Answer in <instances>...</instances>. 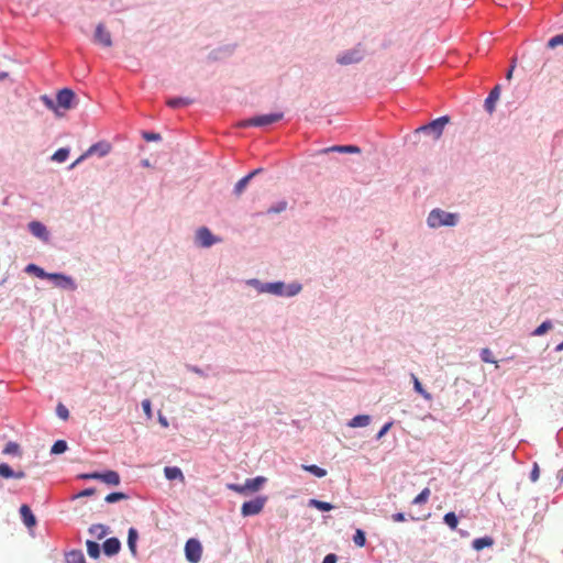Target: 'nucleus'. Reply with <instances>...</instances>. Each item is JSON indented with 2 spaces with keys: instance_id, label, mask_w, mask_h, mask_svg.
I'll use <instances>...</instances> for the list:
<instances>
[{
  "instance_id": "1",
  "label": "nucleus",
  "mask_w": 563,
  "mask_h": 563,
  "mask_svg": "<svg viewBox=\"0 0 563 563\" xmlns=\"http://www.w3.org/2000/svg\"><path fill=\"white\" fill-rule=\"evenodd\" d=\"M450 122L449 115L439 117L431 122L423 124L417 128L411 135H409V140L416 144L419 142L421 134L431 135L434 140H438L444 130V126Z\"/></svg>"
},
{
  "instance_id": "2",
  "label": "nucleus",
  "mask_w": 563,
  "mask_h": 563,
  "mask_svg": "<svg viewBox=\"0 0 563 563\" xmlns=\"http://www.w3.org/2000/svg\"><path fill=\"white\" fill-rule=\"evenodd\" d=\"M459 213L448 212L440 208L432 209L427 217V225L430 229H438L441 227H455L459 223Z\"/></svg>"
},
{
  "instance_id": "3",
  "label": "nucleus",
  "mask_w": 563,
  "mask_h": 563,
  "mask_svg": "<svg viewBox=\"0 0 563 563\" xmlns=\"http://www.w3.org/2000/svg\"><path fill=\"white\" fill-rule=\"evenodd\" d=\"M284 118L283 112H272V113H265V114H256L252 118H249L242 122L239 123L240 128H265L268 125H272L278 121H280Z\"/></svg>"
},
{
  "instance_id": "4",
  "label": "nucleus",
  "mask_w": 563,
  "mask_h": 563,
  "mask_svg": "<svg viewBox=\"0 0 563 563\" xmlns=\"http://www.w3.org/2000/svg\"><path fill=\"white\" fill-rule=\"evenodd\" d=\"M365 54L366 52L363 45L357 44L352 48L339 53L335 57V62L341 66L358 64L364 59Z\"/></svg>"
},
{
  "instance_id": "5",
  "label": "nucleus",
  "mask_w": 563,
  "mask_h": 563,
  "mask_svg": "<svg viewBox=\"0 0 563 563\" xmlns=\"http://www.w3.org/2000/svg\"><path fill=\"white\" fill-rule=\"evenodd\" d=\"M267 478L264 476H257L254 478H249L244 484H229L228 488L233 490L240 495H247L250 493L258 492L262 486L266 483Z\"/></svg>"
},
{
  "instance_id": "6",
  "label": "nucleus",
  "mask_w": 563,
  "mask_h": 563,
  "mask_svg": "<svg viewBox=\"0 0 563 563\" xmlns=\"http://www.w3.org/2000/svg\"><path fill=\"white\" fill-rule=\"evenodd\" d=\"M221 241L222 239L214 235L207 227H200L195 233V244L199 247L209 249Z\"/></svg>"
},
{
  "instance_id": "7",
  "label": "nucleus",
  "mask_w": 563,
  "mask_h": 563,
  "mask_svg": "<svg viewBox=\"0 0 563 563\" xmlns=\"http://www.w3.org/2000/svg\"><path fill=\"white\" fill-rule=\"evenodd\" d=\"M246 285L253 287L260 294L267 292L275 296H278L283 288L282 280L263 283L257 278H251L246 280Z\"/></svg>"
},
{
  "instance_id": "8",
  "label": "nucleus",
  "mask_w": 563,
  "mask_h": 563,
  "mask_svg": "<svg viewBox=\"0 0 563 563\" xmlns=\"http://www.w3.org/2000/svg\"><path fill=\"white\" fill-rule=\"evenodd\" d=\"M76 100H77V97L73 89L67 88V87L59 89L56 93V100H55L56 104H57V110L59 108H62L64 110H70V109L75 108Z\"/></svg>"
},
{
  "instance_id": "9",
  "label": "nucleus",
  "mask_w": 563,
  "mask_h": 563,
  "mask_svg": "<svg viewBox=\"0 0 563 563\" xmlns=\"http://www.w3.org/2000/svg\"><path fill=\"white\" fill-rule=\"evenodd\" d=\"M236 46L238 45L235 43L222 44V45L213 48L208 54L207 59H208V62H211V63L225 60L234 54Z\"/></svg>"
},
{
  "instance_id": "10",
  "label": "nucleus",
  "mask_w": 563,
  "mask_h": 563,
  "mask_svg": "<svg viewBox=\"0 0 563 563\" xmlns=\"http://www.w3.org/2000/svg\"><path fill=\"white\" fill-rule=\"evenodd\" d=\"M48 280L63 290L75 291L78 287L75 279L64 273H51Z\"/></svg>"
},
{
  "instance_id": "11",
  "label": "nucleus",
  "mask_w": 563,
  "mask_h": 563,
  "mask_svg": "<svg viewBox=\"0 0 563 563\" xmlns=\"http://www.w3.org/2000/svg\"><path fill=\"white\" fill-rule=\"evenodd\" d=\"M267 503L266 496H257L256 498L243 503L241 514L244 517L255 516L262 512Z\"/></svg>"
},
{
  "instance_id": "12",
  "label": "nucleus",
  "mask_w": 563,
  "mask_h": 563,
  "mask_svg": "<svg viewBox=\"0 0 563 563\" xmlns=\"http://www.w3.org/2000/svg\"><path fill=\"white\" fill-rule=\"evenodd\" d=\"M185 555L190 563H198L202 555V545L197 539H189L185 544Z\"/></svg>"
},
{
  "instance_id": "13",
  "label": "nucleus",
  "mask_w": 563,
  "mask_h": 563,
  "mask_svg": "<svg viewBox=\"0 0 563 563\" xmlns=\"http://www.w3.org/2000/svg\"><path fill=\"white\" fill-rule=\"evenodd\" d=\"M93 42L97 44H100L104 47L112 46V37L110 32L104 27L102 23H99L96 26L95 34H93Z\"/></svg>"
},
{
  "instance_id": "14",
  "label": "nucleus",
  "mask_w": 563,
  "mask_h": 563,
  "mask_svg": "<svg viewBox=\"0 0 563 563\" xmlns=\"http://www.w3.org/2000/svg\"><path fill=\"white\" fill-rule=\"evenodd\" d=\"M29 231L36 238H38L42 241H48L49 239V232L46 228V225L40 221H31L29 223Z\"/></svg>"
},
{
  "instance_id": "15",
  "label": "nucleus",
  "mask_w": 563,
  "mask_h": 563,
  "mask_svg": "<svg viewBox=\"0 0 563 563\" xmlns=\"http://www.w3.org/2000/svg\"><path fill=\"white\" fill-rule=\"evenodd\" d=\"M341 153V154H358L361 153V148L357 145H333L330 147H324L320 151L321 154H328V153Z\"/></svg>"
},
{
  "instance_id": "16",
  "label": "nucleus",
  "mask_w": 563,
  "mask_h": 563,
  "mask_svg": "<svg viewBox=\"0 0 563 563\" xmlns=\"http://www.w3.org/2000/svg\"><path fill=\"white\" fill-rule=\"evenodd\" d=\"M111 151V144L107 141H100L92 144L86 152L89 156L97 154L99 157H104Z\"/></svg>"
},
{
  "instance_id": "17",
  "label": "nucleus",
  "mask_w": 563,
  "mask_h": 563,
  "mask_svg": "<svg viewBox=\"0 0 563 563\" xmlns=\"http://www.w3.org/2000/svg\"><path fill=\"white\" fill-rule=\"evenodd\" d=\"M500 96V85H496L490 92L488 93L487 98L484 102V108L488 113H493L496 108V102L499 99Z\"/></svg>"
},
{
  "instance_id": "18",
  "label": "nucleus",
  "mask_w": 563,
  "mask_h": 563,
  "mask_svg": "<svg viewBox=\"0 0 563 563\" xmlns=\"http://www.w3.org/2000/svg\"><path fill=\"white\" fill-rule=\"evenodd\" d=\"M302 290V285L298 282H292L289 284H286L283 282V288L282 291L278 294V297H295Z\"/></svg>"
},
{
  "instance_id": "19",
  "label": "nucleus",
  "mask_w": 563,
  "mask_h": 563,
  "mask_svg": "<svg viewBox=\"0 0 563 563\" xmlns=\"http://www.w3.org/2000/svg\"><path fill=\"white\" fill-rule=\"evenodd\" d=\"M103 552L106 555L111 556L117 554L121 549V543L117 538H109L103 542Z\"/></svg>"
},
{
  "instance_id": "20",
  "label": "nucleus",
  "mask_w": 563,
  "mask_h": 563,
  "mask_svg": "<svg viewBox=\"0 0 563 563\" xmlns=\"http://www.w3.org/2000/svg\"><path fill=\"white\" fill-rule=\"evenodd\" d=\"M20 515L27 528H32L36 525L35 516L33 515L31 508L27 505H22L20 507Z\"/></svg>"
},
{
  "instance_id": "21",
  "label": "nucleus",
  "mask_w": 563,
  "mask_h": 563,
  "mask_svg": "<svg viewBox=\"0 0 563 563\" xmlns=\"http://www.w3.org/2000/svg\"><path fill=\"white\" fill-rule=\"evenodd\" d=\"M166 103L168 107L177 109L192 104L194 100L188 97H173L169 98Z\"/></svg>"
},
{
  "instance_id": "22",
  "label": "nucleus",
  "mask_w": 563,
  "mask_h": 563,
  "mask_svg": "<svg viewBox=\"0 0 563 563\" xmlns=\"http://www.w3.org/2000/svg\"><path fill=\"white\" fill-rule=\"evenodd\" d=\"M24 272L27 274H33L41 279H48L51 275V273H47L44 268L40 267L34 263L27 264Z\"/></svg>"
},
{
  "instance_id": "23",
  "label": "nucleus",
  "mask_w": 563,
  "mask_h": 563,
  "mask_svg": "<svg viewBox=\"0 0 563 563\" xmlns=\"http://www.w3.org/2000/svg\"><path fill=\"white\" fill-rule=\"evenodd\" d=\"M164 473L167 479H179L180 482H185V476L181 472V470L177 466H166L164 468Z\"/></svg>"
},
{
  "instance_id": "24",
  "label": "nucleus",
  "mask_w": 563,
  "mask_h": 563,
  "mask_svg": "<svg viewBox=\"0 0 563 563\" xmlns=\"http://www.w3.org/2000/svg\"><path fill=\"white\" fill-rule=\"evenodd\" d=\"M100 481L108 485L118 486L121 479L118 472L107 471L106 473H101Z\"/></svg>"
},
{
  "instance_id": "25",
  "label": "nucleus",
  "mask_w": 563,
  "mask_h": 563,
  "mask_svg": "<svg viewBox=\"0 0 563 563\" xmlns=\"http://www.w3.org/2000/svg\"><path fill=\"white\" fill-rule=\"evenodd\" d=\"M371 422V417L368 415H358L352 418L347 426L350 428H360V427H366Z\"/></svg>"
},
{
  "instance_id": "26",
  "label": "nucleus",
  "mask_w": 563,
  "mask_h": 563,
  "mask_svg": "<svg viewBox=\"0 0 563 563\" xmlns=\"http://www.w3.org/2000/svg\"><path fill=\"white\" fill-rule=\"evenodd\" d=\"M494 544V539L492 537H483L477 538L473 541L472 547L476 551H481L484 548H489Z\"/></svg>"
},
{
  "instance_id": "27",
  "label": "nucleus",
  "mask_w": 563,
  "mask_h": 563,
  "mask_svg": "<svg viewBox=\"0 0 563 563\" xmlns=\"http://www.w3.org/2000/svg\"><path fill=\"white\" fill-rule=\"evenodd\" d=\"M89 532L91 536H93L95 538L100 540L107 536L108 527H106L104 525H101V523L92 525L89 528Z\"/></svg>"
},
{
  "instance_id": "28",
  "label": "nucleus",
  "mask_w": 563,
  "mask_h": 563,
  "mask_svg": "<svg viewBox=\"0 0 563 563\" xmlns=\"http://www.w3.org/2000/svg\"><path fill=\"white\" fill-rule=\"evenodd\" d=\"M415 390L420 394L426 400H431L432 396L421 385L420 380L415 374H411Z\"/></svg>"
},
{
  "instance_id": "29",
  "label": "nucleus",
  "mask_w": 563,
  "mask_h": 563,
  "mask_svg": "<svg viewBox=\"0 0 563 563\" xmlns=\"http://www.w3.org/2000/svg\"><path fill=\"white\" fill-rule=\"evenodd\" d=\"M3 454L21 456L22 451H21L20 445L16 442H8L3 449Z\"/></svg>"
},
{
  "instance_id": "30",
  "label": "nucleus",
  "mask_w": 563,
  "mask_h": 563,
  "mask_svg": "<svg viewBox=\"0 0 563 563\" xmlns=\"http://www.w3.org/2000/svg\"><path fill=\"white\" fill-rule=\"evenodd\" d=\"M136 540L137 531L134 528H130L128 534V545L133 555L136 554Z\"/></svg>"
},
{
  "instance_id": "31",
  "label": "nucleus",
  "mask_w": 563,
  "mask_h": 563,
  "mask_svg": "<svg viewBox=\"0 0 563 563\" xmlns=\"http://www.w3.org/2000/svg\"><path fill=\"white\" fill-rule=\"evenodd\" d=\"M251 181V177L250 176H244L242 177L235 185H234V188H233V194L235 196H240L242 195V192L245 190L246 186L249 185V183Z\"/></svg>"
},
{
  "instance_id": "32",
  "label": "nucleus",
  "mask_w": 563,
  "mask_h": 563,
  "mask_svg": "<svg viewBox=\"0 0 563 563\" xmlns=\"http://www.w3.org/2000/svg\"><path fill=\"white\" fill-rule=\"evenodd\" d=\"M67 563H87L81 551H71L66 556Z\"/></svg>"
},
{
  "instance_id": "33",
  "label": "nucleus",
  "mask_w": 563,
  "mask_h": 563,
  "mask_svg": "<svg viewBox=\"0 0 563 563\" xmlns=\"http://www.w3.org/2000/svg\"><path fill=\"white\" fill-rule=\"evenodd\" d=\"M69 148L68 147H60L52 156V161H55L57 163H64L68 156H69Z\"/></svg>"
},
{
  "instance_id": "34",
  "label": "nucleus",
  "mask_w": 563,
  "mask_h": 563,
  "mask_svg": "<svg viewBox=\"0 0 563 563\" xmlns=\"http://www.w3.org/2000/svg\"><path fill=\"white\" fill-rule=\"evenodd\" d=\"M86 547H87V552H88L90 558H92V559H98L99 558V555H100V547H99V544L97 542L88 540L86 542Z\"/></svg>"
},
{
  "instance_id": "35",
  "label": "nucleus",
  "mask_w": 563,
  "mask_h": 563,
  "mask_svg": "<svg viewBox=\"0 0 563 563\" xmlns=\"http://www.w3.org/2000/svg\"><path fill=\"white\" fill-rule=\"evenodd\" d=\"M309 506L310 507H314L321 511H330L333 509V505L330 504V503H327V501H321V500H318V499H310L309 500Z\"/></svg>"
},
{
  "instance_id": "36",
  "label": "nucleus",
  "mask_w": 563,
  "mask_h": 563,
  "mask_svg": "<svg viewBox=\"0 0 563 563\" xmlns=\"http://www.w3.org/2000/svg\"><path fill=\"white\" fill-rule=\"evenodd\" d=\"M40 100L43 102V104L47 109H49L54 113H57V104H56V101L53 98H51L48 95H42L40 97Z\"/></svg>"
},
{
  "instance_id": "37",
  "label": "nucleus",
  "mask_w": 563,
  "mask_h": 563,
  "mask_svg": "<svg viewBox=\"0 0 563 563\" xmlns=\"http://www.w3.org/2000/svg\"><path fill=\"white\" fill-rule=\"evenodd\" d=\"M302 468L317 477H324L327 475V471L318 465H302Z\"/></svg>"
},
{
  "instance_id": "38",
  "label": "nucleus",
  "mask_w": 563,
  "mask_h": 563,
  "mask_svg": "<svg viewBox=\"0 0 563 563\" xmlns=\"http://www.w3.org/2000/svg\"><path fill=\"white\" fill-rule=\"evenodd\" d=\"M287 209V201L280 200L277 203L271 206L266 213L273 214V213H280Z\"/></svg>"
},
{
  "instance_id": "39",
  "label": "nucleus",
  "mask_w": 563,
  "mask_h": 563,
  "mask_svg": "<svg viewBox=\"0 0 563 563\" xmlns=\"http://www.w3.org/2000/svg\"><path fill=\"white\" fill-rule=\"evenodd\" d=\"M443 520L452 530H455L459 525L457 517L454 512L445 514Z\"/></svg>"
},
{
  "instance_id": "40",
  "label": "nucleus",
  "mask_w": 563,
  "mask_h": 563,
  "mask_svg": "<svg viewBox=\"0 0 563 563\" xmlns=\"http://www.w3.org/2000/svg\"><path fill=\"white\" fill-rule=\"evenodd\" d=\"M551 328H552V322L550 320H545L533 330L532 335H537V336L542 335L545 332H548Z\"/></svg>"
},
{
  "instance_id": "41",
  "label": "nucleus",
  "mask_w": 563,
  "mask_h": 563,
  "mask_svg": "<svg viewBox=\"0 0 563 563\" xmlns=\"http://www.w3.org/2000/svg\"><path fill=\"white\" fill-rule=\"evenodd\" d=\"M128 499V495L121 492L110 493L106 496V503L112 504L119 500Z\"/></svg>"
},
{
  "instance_id": "42",
  "label": "nucleus",
  "mask_w": 563,
  "mask_h": 563,
  "mask_svg": "<svg viewBox=\"0 0 563 563\" xmlns=\"http://www.w3.org/2000/svg\"><path fill=\"white\" fill-rule=\"evenodd\" d=\"M67 450V443L66 441L64 440H57L52 449H51V453L52 454H60V453H64L65 451Z\"/></svg>"
},
{
  "instance_id": "43",
  "label": "nucleus",
  "mask_w": 563,
  "mask_h": 563,
  "mask_svg": "<svg viewBox=\"0 0 563 563\" xmlns=\"http://www.w3.org/2000/svg\"><path fill=\"white\" fill-rule=\"evenodd\" d=\"M353 541H354V543H355L357 547L363 548V547L365 545V543H366V538H365V533H364V531H363V530H361V529H357V530L355 531L354 537H353Z\"/></svg>"
},
{
  "instance_id": "44",
  "label": "nucleus",
  "mask_w": 563,
  "mask_h": 563,
  "mask_svg": "<svg viewBox=\"0 0 563 563\" xmlns=\"http://www.w3.org/2000/svg\"><path fill=\"white\" fill-rule=\"evenodd\" d=\"M430 497V489L429 488H424L422 489V492L420 494H418L415 499H413V504H424L428 501Z\"/></svg>"
},
{
  "instance_id": "45",
  "label": "nucleus",
  "mask_w": 563,
  "mask_h": 563,
  "mask_svg": "<svg viewBox=\"0 0 563 563\" xmlns=\"http://www.w3.org/2000/svg\"><path fill=\"white\" fill-rule=\"evenodd\" d=\"M142 137L147 142H158L162 140V136L159 133L152 132V131H142Z\"/></svg>"
},
{
  "instance_id": "46",
  "label": "nucleus",
  "mask_w": 563,
  "mask_h": 563,
  "mask_svg": "<svg viewBox=\"0 0 563 563\" xmlns=\"http://www.w3.org/2000/svg\"><path fill=\"white\" fill-rule=\"evenodd\" d=\"M559 45H563V33L556 34L548 41V47L550 48H555Z\"/></svg>"
},
{
  "instance_id": "47",
  "label": "nucleus",
  "mask_w": 563,
  "mask_h": 563,
  "mask_svg": "<svg viewBox=\"0 0 563 563\" xmlns=\"http://www.w3.org/2000/svg\"><path fill=\"white\" fill-rule=\"evenodd\" d=\"M0 476L3 478L13 477V470L7 463L0 464Z\"/></svg>"
},
{
  "instance_id": "48",
  "label": "nucleus",
  "mask_w": 563,
  "mask_h": 563,
  "mask_svg": "<svg viewBox=\"0 0 563 563\" xmlns=\"http://www.w3.org/2000/svg\"><path fill=\"white\" fill-rule=\"evenodd\" d=\"M56 412H57V416L59 418H62L63 420H67L69 417V411L63 404H58V406L56 408Z\"/></svg>"
},
{
  "instance_id": "49",
  "label": "nucleus",
  "mask_w": 563,
  "mask_h": 563,
  "mask_svg": "<svg viewBox=\"0 0 563 563\" xmlns=\"http://www.w3.org/2000/svg\"><path fill=\"white\" fill-rule=\"evenodd\" d=\"M142 407H143V410H144V413L146 415V417L148 419L152 418V408H151V401L148 399H144L142 401Z\"/></svg>"
},
{
  "instance_id": "50",
  "label": "nucleus",
  "mask_w": 563,
  "mask_h": 563,
  "mask_svg": "<svg viewBox=\"0 0 563 563\" xmlns=\"http://www.w3.org/2000/svg\"><path fill=\"white\" fill-rule=\"evenodd\" d=\"M391 424H393L391 422H388V423L384 424V427L378 431L376 438L378 440L382 439L388 432V430L390 429Z\"/></svg>"
},
{
  "instance_id": "51",
  "label": "nucleus",
  "mask_w": 563,
  "mask_h": 563,
  "mask_svg": "<svg viewBox=\"0 0 563 563\" xmlns=\"http://www.w3.org/2000/svg\"><path fill=\"white\" fill-rule=\"evenodd\" d=\"M87 157H89V155L87 152H85L73 164H70L69 169L75 168L77 165H79L81 162H84Z\"/></svg>"
},
{
  "instance_id": "52",
  "label": "nucleus",
  "mask_w": 563,
  "mask_h": 563,
  "mask_svg": "<svg viewBox=\"0 0 563 563\" xmlns=\"http://www.w3.org/2000/svg\"><path fill=\"white\" fill-rule=\"evenodd\" d=\"M80 477L85 479H100L101 473L93 472L89 474H82Z\"/></svg>"
},
{
  "instance_id": "53",
  "label": "nucleus",
  "mask_w": 563,
  "mask_h": 563,
  "mask_svg": "<svg viewBox=\"0 0 563 563\" xmlns=\"http://www.w3.org/2000/svg\"><path fill=\"white\" fill-rule=\"evenodd\" d=\"M336 560H338L336 555L333 553H330V554L325 555L322 563H336Z\"/></svg>"
},
{
  "instance_id": "54",
  "label": "nucleus",
  "mask_w": 563,
  "mask_h": 563,
  "mask_svg": "<svg viewBox=\"0 0 563 563\" xmlns=\"http://www.w3.org/2000/svg\"><path fill=\"white\" fill-rule=\"evenodd\" d=\"M96 493V489L95 488H87L82 492H80L77 497H85V496H91Z\"/></svg>"
},
{
  "instance_id": "55",
  "label": "nucleus",
  "mask_w": 563,
  "mask_h": 563,
  "mask_svg": "<svg viewBox=\"0 0 563 563\" xmlns=\"http://www.w3.org/2000/svg\"><path fill=\"white\" fill-rule=\"evenodd\" d=\"M395 522H402L406 520L405 515L402 512H397L391 516Z\"/></svg>"
},
{
  "instance_id": "56",
  "label": "nucleus",
  "mask_w": 563,
  "mask_h": 563,
  "mask_svg": "<svg viewBox=\"0 0 563 563\" xmlns=\"http://www.w3.org/2000/svg\"><path fill=\"white\" fill-rule=\"evenodd\" d=\"M531 481L536 482L539 478V467L538 465H534L532 472H531Z\"/></svg>"
},
{
  "instance_id": "57",
  "label": "nucleus",
  "mask_w": 563,
  "mask_h": 563,
  "mask_svg": "<svg viewBox=\"0 0 563 563\" xmlns=\"http://www.w3.org/2000/svg\"><path fill=\"white\" fill-rule=\"evenodd\" d=\"M493 356L494 355L489 353L483 354V361L487 363H496L497 361Z\"/></svg>"
},
{
  "instance_id": "58",
  "label": "nucleus",
  "mask_w": 563,
  "mask_h": 563,
  "mask_svg": "<svg viewBox=\"0 0 563 563\" xmlns=\"http://www.w3.org/2000/svg\"><path fill=\"white\" fill-rule=\"evenodd\" d=\"M514 69H515V62L511 64L510 68L506 73V79L507 80H510L512 78Z\"/></svg>"
},
{
  "instance_id": "59",
  "label": "nucleus",
  "mask_w": 563,
  "mask_h": 563,
  "mask_svg": "<svg viewBox=\"0 0 563 563\" xmlns=\"http://www.w3.org/2000/svg\"><path fill=\"white\" fill-rule=\"evenodd\" d=\"M263 172V168H256L254 170H252L251 173H249L246 176H250L251 177V180L258 174H261Z\"/></svg>"
},
{
  "instance_id": "60",
  "label": "nucleus",
  "mask_w": 563,
  "mask_h": 563,
  "mask_svg": "<svg viewBox=\"0 0 563 563\" xmlns=\"http://www.w3.org/2000/svg\"><path fill=\"white\" fill-rule=\"evenodd\" d=\"M13 477L14 478H23V477H25V473L23 471H18V472L13 471Z\"/></svg>"
},
{
  "instance_id": "61",
  "label": "nucleus",
  "mask_w": 563,
  "mask_h": 563,
  "mask_svg": "<svg viewBox=\"0 0 563 563\" xmlns=\"http://www.w3.org/2000/svg\"><path fill=\"white\" fill-rule=\"evenodd\" d=\"M563 351V341L558 343L554 347V352H561Z\"/></svg>"
},
{
  "instance_id": "62",
  "label": "nucleus",
  "mask_w": 563,
  "mask_h": 563,
  "mask_svg": "<svg viewBox=\"0 0 563 563\" xmlns=\"http://www.w3.org/2000/svg\"><path fill=\"white\" fill-rule=\"evenodd\" d=\"M9 77V73L8 71H0V81L7 79Z\"/></svg>"
},
{
  "instance_id": "63",
  "label": "nucleus",
  "mask_w": 563,
  "mask_h": 563,
  "mask_svg": "<svg viewBox=\"0 0 563 563\" xmlns=\"http://www.w3.org/2000/svg\"><path fill=\"white\" fill-rule=\"evenodd\" d=\"M141 165H142L143 167H150V161H148V159H146V158H145V159H142V161H141Z\"/></svg>"
},
{
  "instance_id": "64",
  "label": "nucleus",
  "mask_w": 563,
  "mask_h": 563,
  "mask_svg": "<svg viewBox=\"0 0 563 563\" xmlns=\"http://www.w3.org/2000/svg\"><path fill=\"white\" fill-rule=\"evenodd\" d=\"M159 422H161L164 427H167V426H168L167 420H166V418H164V417H159Z\"/></svg>"
}]
</instances>
